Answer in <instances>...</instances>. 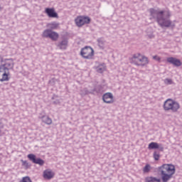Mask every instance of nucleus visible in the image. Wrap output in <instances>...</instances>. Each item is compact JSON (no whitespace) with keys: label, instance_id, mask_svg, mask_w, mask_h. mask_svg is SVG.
Returning a JSON list of instances; mask_svg holds the SVG:
<instances>
[{"label":"nucleus","instance_id":"f257e3e1","mask_svg":"<svg viewBox=\"0 0 182 182\" xmlns=\"http://www.w3.org/2000/svg\"><path fill=\"white\" fill-rule=\"evenodd\" d=\"M149 14L151 19H155L161 28H170L171 26V20H170L171 14L169 11L151 8L149 9Z\"/></svg>","mask_w":182,"mask_h":182},{"label":"nucleus","instance_id":"f03ea898","mask_svg":"<svg viewBox=\"0 0 182 182\" xmlns=\"http://www.w3.org/2000/svg\"><path fill=\"white\" fill-rule=\"evenodd\" d=\"M0 82H8L9 80V70H13L15 66L14 59H4L0 57Z\"/></svg>","mask_w":182,"mask_h":182},{"label":"nucleus","instance_id":"7ed1b4c3","mask_svg":"<svg viewBox=\"0 0 182 182\" xmlns=\"http://www.w3.org/2000/svg\"><path fill=\"white\" fill-rule=\"evenodd\" d=\"M158 173L161 175L162 182H168L176 173V166L173 164H163L158 168Z\"/></svg>","mask_w":182,"mask_h":182},{"label":"nucleus","instance_id":"20e7f679","mask_svg":"<svg viewBox=\"0 0 182 182\" xmlns=\"http://www.w3.org/2000/svg\"><path fill=\"white\" fill-rule=\"evenodd\" d=\"M80 55L84 59H92L95 55V50L90 46H85L81 49Z\"/></svg>","mask_w":182,"mask_h":182},{"label":"nucleus","instance_id":"39448f33","mask_svg":"<svg viewBox=\"0 0 182 182\" xmlns=\"http://www.w3.org/2000/svg\"><path fill=\"white\" fill-rule=\"evenodd\" d=\"M102 90V85H97L93 90H89L87 88H83L80 91L81 96H86V95H92L96 92V93H99Z\"/></svg>","mask_w":182,"mask_h":182},{"label":"nucleus","instance_id":"423d86ee","mask_svg":"<svg viewBox=\"0 0 182 182\" xmlns=\"http://www.w3.org/2000/svg\"><path fill=\"white\" fill-rule=\"evenodd\" d=\"M75 22L77 26H83V25L90 23V18L86 16H78L75 18Z\"/></svg>","mask_w":182,"mask_h":182},{"label":"nucleus","instance_id":"0eeeda50","mask_svg":"<svg viewBox=\"0 0 182 182\" xmlns=\"http://www.w3.org/2000/svg\"><path fill=\"white\" fill-rule=\"evenodd\" d=\"M28 159L34 164H38L39 166H43L45 164V161L41 158H36V156L33 154H28Z\"/></svg>","mask_w":182,"mask_h":182},{"label":"nucleus","instance_id":"6e6552de","mask_svg":"<svg viewBox=\"0 0 182 182\" xmlns=\"http://www.w3.org/2000/svg\"><path fill=\"white\" fill-rule=\"evenodd\" d=\"M149 150H156L157 149H159V151H163L164 150V146L163 144H158L157 142H151L148 146Z\"/></svg>","mask_w":182,"mask_h":182},{"label":"nucleus","instance_id":"1a4fd4ad","mask_svg":"<svg viewBox=\"0 0 182 182\" xmlns=\"http://www.w3.org/2000/svg\"><path fill=\"white\" fill-rule=\"evenodd\" d=\"M168 63H171V65H173V66H176V68H179V66H181L182 63L180 60L173 58V57H169L166 59Z\"/></svg>","mask_w":182,"mask_h":182},{"label":"nucleus","instance_id":"9d476101","mask_svg":"<svg viewBox=\"0 0 182 182\" xmlns=\"http://www.w3.org/2000/svg\"><path fill=\"white\" fill-rule=\"evenodd\" d=\"M102 100L105 103H113V94L112 92H107L103 95Z\"/></svg>","mask_w":182,"mask_h":182},{"label":"nucleus","instance_id":"9b49d317","mask_svg":"<svg viewBox=\"0 0 182 182\" xmlns=\"http://www.w3.org/2000/svg\"><path fill=\"white\" fill-rule=\"evenodd\" d=\"M43 177L46 180H50L55 177V173L50 169H46L43 171Z\"/></svg>","mask_w":182,"mask_h":182},{"label":"nucleus","instance_id":"f8f14e48","mask_svg":"<svg viewBox=\"0 0 182 182\" xmlns=\"http://www.w3.org/2000/svg\"><path fill=\"white\" fill-rule=\"evenodd\" d=\"M45 12L49 18H58V13L55 11V9L46 8Z\"/></svg>","mask_w":182,"mask_h":182},{"label":"nucleus","instance_id":"ddd939ff","mask_svg":"<svg viewBox=\"0 0 182 182\" xmlns=\"http://www.w3.org/2000/svg\"><path fill=\"white\" fill-rule=\"evenodd\" d=\"M141 56V54L140 53L134 54L133 56L129 58L130 63H133L134 65H136V66H137Z\"/></svg>","mask_w":182,"mask_h":182},{"label":"nucleus","instance_id":"4468645a","mask_svg":"<svg viewBox=\"0 0 182 182\" xmlns=\"http://www.w3.org/2000/svg\"><path fill=\"white\" fill-rule=\"evenodd\" d=\"M149 64V58L144 55H141L139 60L136 66H146Z\"/></svg>","mask_w":182,"mask_h":182},{"label":"nucleus","instance_id":"2eb2a0df","mask_svg":"<svg viewBox=\"0 0 182 182\" xmlns=\"http://www.w3.org/2000/svg\"><path fill=\"white\" fill-rule=\"evenodd\" d=\"M173 100L171 99H167L164 102V110L165 112H170V108L171 107V105L173 103Z\"/></svg>","mask_w":182,"mask_h":182},{"label":"nucleus","instance_id":"dca6fc26","mask_svg":"<svg viewBox=\"0 0 182 182\" xmlns=\"http://www.w3.org/2000/svg\"><path fill=\"white\" fill-rule=\"evenodd\" d=\"M68 43H69L68 39L63 38L61 41H60L58 43L57 46L60 49L65 50L68 48Z\"/></svg>","mask_w":182,"mask_h":182},{"label":"nucleus","instance_id":"f3484780","mask_svg":"<svg viewBox=\"0 0 182 182\" xmlns=\"http://www.w3.org/2000/svg\"><path fill=\"white\" fill-rule=\"evenodd\" d=\"M180 109V104L176 101H173L171 105V108H169V112H172L173 113H176V112L178 111Z\"/></svg>","mask_w":182,"mask_h":182},{"label":"nucleus","instance_id":"a211bd4d","mask_svg":"<svg viewBox=\"0 0 182 182\" xmlns=\"http://www.w3.org/2000/svg\"><path fill=\"white\" fill-rule=\"evenodd\" d=\"M39 119H42V122L46 124H52V119H50L48 116L43 115L42 117H39Z\"/></svg>","mask_w":182,"mask_h":182},{"label":"nucleus","instance_id":"6ab92c4d","mask_svg":"<svg viewBox=\"0 0 182 182\" xmlns=\"http://www.w3.org/2000/svg\"><path fill=\"white\" fill-rule=\"evenodd\" d=\"M49 38L51 39V41H56L59 38V34L51 30Z\"/></svg>","mask_w":182,"mask_h":182},{"label":"nucleus","instance_id":"aec40b11","mask_svg":"<svg viewBox=\"0 0 182 182\" xmlns=\"http://www.w3.org/2000/svg\"><path fill=\"white\" fill-rule=\"evenodd\" d=\"M97 44L99 48H100V49H103L105 48V45L106 43V41H105V38H100L97 40Z\"/></svg>","mask_w":182,"mask_h":182},{"label":"nucleus","instance_id":"412c9836","mask_svg":"<svg viewBox=\"0 0 182 182\" xmlns=\"http://www.w3.org/2000/svg\"><path fill=\"white\" fill-rule=\"evenodd\" d=\"M48 28H49L50 29H58V28H59V23L56 22V21H53L51 23H49L47 25Z\"/></svg>","mask_w":182,"mask_h":182},{"label":"nucleus","instance_id":"4be33fe9","mask_svg":"<svg viewBox=\"0 0 182 182\" xmlns=\"http://www.w3.org/2000/svg\"><path fill=\"white\" fill-rule=\"evenodd\" d=\"M105 70H106V65L105 64H101L96 68V71L98 73H103V72H105Z\"/></svg>","mask_w":182,"mask_h":182},{"label":"nucleus","instance_id":"5701e85b","mask_svg":"<svg viewBox=\"0 0 182 182\" xmlns=\"http://www.w3.org/2000/svg\"><path fill=\"white\" fill-rule=\"evenodd\" d=\"M145 182H161L160 178L153 176H148L145 178Z\"/></svg>","mask_w":182,"mask_h":182},{"label":"nucleus","instance_id":"b1692460","mask_svg":"<svg viewBox=\"0 0 182 182\" xmlns=\"http://www.w3.org/2000/svg\"><path fill=\"white\" fill-rule=\"evenodd\" d=\"M52 30L46 29L43 32L42 37L43 38H50Z\"/></svg>","mask_w":182,"mask_h":182},{"label":"nucleus","instance_id":"393cba45","mask_svg":"<svg viewBox=\"0 0 182 182\" xmlns=\"http://www.w3.org/2000/svg\"><path fill=\"white\" fill-rule=\"evenodd\" d=\"M154 159L156 160V161H158V160L160 159V153L157 151H155L154 152Z\"/></svg>","mask_w":182,"mask_h":182},{"label":"nucleus","instance_id":"a878e982","mask_svg":"<svg viewBox=\"0 0 182 182\" xmlns=\"http://www.w3.org/2000/svg\"><path fill=\"white\" fill-rule=\"evenodd\" d=\"M151 169V166H150L149 164H146V165L144 167L143 171H144V173H149Z\"/></svg>","mask_w":182,"mask_h":182},{"label":"nucleus","instance_id":"bb28decb","mask_svg":"<svg viewBox=\"0 0 182 182\" xmlns=\"http://www.w3.org/2000/svg\"><path fill=\"white\" fill-rule=\"evenodd\" d=\"M19 182H32V180L29 176H25Z\"/></svg>","mask_w":182,"mask_h":182},{"label":"nucleus","instance_id":"cd10ccee","mask_svg":"<svg viewBox=\"0 0 182 182\" xmlns=\"http://www.w3.org/2000/svg\"><path fill=\"white\" fill-rule=\"evenodd\" d=\"M164 83L165 85H172L173 80H171V79L166 78L164 80Z\"/></svg>","mask_w":182,"mask_h":182},{"label":"nucleus","instance_id":"c85d7f7f","mask_svg":"<svg viewBox=\"0 0 182 182\" xmlns=\"http://www.w3.org/2000/svg\"><path fill=\"white\" fill-rule=\"evenodd\" d=\"M23 166H25L26 167H29V164L26 161H22Z\"/></svg>","mask_w":182,"mask_h":182},{"label":"nucleus","instance_id":"c756f323","mask_svg":"<svg viewBox=\"0 0 182 182\" xmlns=\"http://www.w3.org/2000/svg\"><path fill=\"white\" fill-rule=\"evenodd\" d=\"M2 129H4V124H2V122H0V133H1Z\"/></svg>","mask_w":182,"mask_h":182},{"label":"nucleus","instance_id":"7c9ffc66","mask_svg":"<svg viewBox=\"0 0 182 182\" xmlns=\"http://www.w3.org/2000/svg\"><path fill=\"white\" fill-rule=\"evenodd\" d=\"M153 59H155L156 60H160V58H159L157 55L153 56Z\"/></svg>","mask_w":182,"mask_h":182},{"label":"nucleus","instance_id":"2f4dec72","mask_svg":"<svg viewBox=\"0 0 182 182\" xmlns=\"http://www.w3.org/2000/svg\"><path fill=\"white\" fill-rule=\"evenodd\" d=\"M54 105H59V103H60V102H59V100L54 101L53 102Z\"/></svg>","mask_w":182,"mask_h":182}]
</instances>
